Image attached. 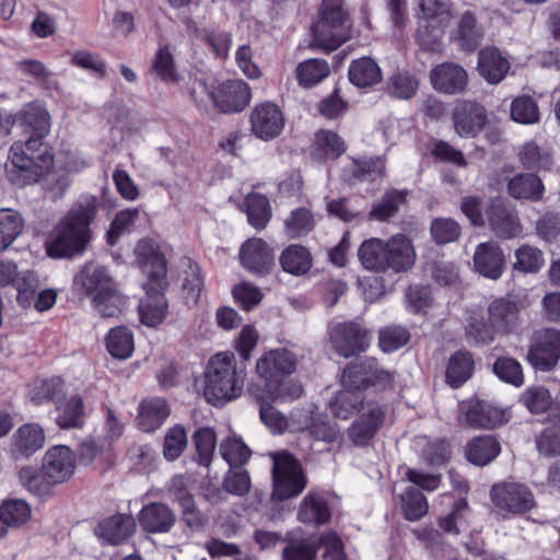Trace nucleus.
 Instances as JSON below:
<instances>
[{
    "label": "nucleus",
    "mask_w": 560,
    "mask_h": 560,
    "mask_svg": "<svg viewBox=\"0 0 560 560\" xmlns=\"http://www.w3.org/2000/svg\"><path fill=\"white\" fill-rule=\"evenodd\" d=\"M14 117L25 140L11 145L4 171L8 180L22 188L35 184L54 165V154L45 141L50 132V115L34 101L24 105Z\"/></svg>",
    "instance_id": "f257e3e1"
},
{
    "label": "nucleus",
    "mask_w": 560,
    "mask_h": 560,
    "mask_svg": "<svg viewBox=\"0 0 560 560\" xmlns=\"http://www.w3.org/2000/svg\"><path fill=\"white\" fill-rule=\"evenodd\" d=\"M135 254L137 262L147 276V281L143 283L145 298L138 305L140 320L148 327H156L165 319L168 310L164 295L168 288L167 261L150 240L139 241Z\"/></svg>",
    "instance_id": "f03ea898"
},
{
    "label": "nucleus",
    "mask_w": 560,
    "mask_h": 560,
    "mask_svg": "<svg viewBox=\"0 0 560 560\" xmlns=\"http://www.w3.org/2000/svg\"><path fill=\"white\" fill-rule=\"evenodd\" d=\"M98 206L95 196H83L72 203L47 243L49 257L70 258L86 249L92 240L91 224L97 215Z\"/></svg>",
    "instance_id": "7ed1b4c3"
},
{
    "label": "nucleus",
    "mask_w": 560,
    "mask_h": 560,
    "mask_svg": "<svg viewBox=\"0 0 560 560\" xmlns=\"http://www.w3.org/2000/svg\"><path fill=\"white\" fill-rule=\"evenodd\" d=\"M245 378L246 368L237 364L233 352L215 353L205 371L203 395L211 405L223 406L242 395Z\"/></svg>",
    "instance_id": "20e7f679"
},
{
    "label": "nucleus",
    "mask_w": 560,
    "mask_h": 560,
    "mask_svg": "<svg viewBox=\"0 0 560 560\" xmlns=\"http://www.w3.org/2000/svg\"><path fill=\"white\" fill-rule=\"evenodd\" d=\"M358 256L366 270L375 272H404L413 266L416 259L411 241L402 234L394 235L388 242L366 240L361 244Z\"/></svg>",
    "instance_id": "39448f33"
},
{
    "label": "nucleus",
    "mask_w": 560,
    "mask_h": 560,
    "mask_svg": "<svg viewBox=\"0 0 560 560\" xmlns=\"http://www.w3.org/2000/svg\"><path fill=\"white\" fill-rule=\"evenodd\" d=\"M348 15L342 0H323L318 21L312 25L310 48L332 51L340 47L349 38L345 27Z\"/></svg>",
    "instance_id": "423d86ee"
},
{
    "label": "nucleus",
    "mask_w": 560,
    "mask_h": 560,
    "mask_svg": "<svg viewBox=\"0 0 560 560\" xmlns=\"http://www.w3.org/2000/svg\"><path fill=\"white\" fill-rule=\"evenodd\" d=\"M272 458V499L284 501L300 495L307 485L301 462L288 451L276 452Z\"/></svg>",
    "instance_id": "0eeeda50"
},
{
    "label": "nucleus",
    "mask_w": 560,
    "mask_h": 560,
    "mask_svg": "<svg viewBox=\"0 0 560 560\" xmlns=\"http://www.w3.org/2000/svg\"><path fill=\"white\" fill-rule=\"evenodd\" d=\"M394 372L385 370L374 358L349 363L342 370L341 385L345 389L363 392L369 388L386 389L393 385Z\"/></svg>",
    "instance_id": "6e6552de"
},
{
    "label": "nucleus",
    "mask_w": 560,
    "mask_h": 560,
    "mask_svg": "<svg viewBox=\"0 0 560 560\" xmlns=\"http://www.w3.org/2000/svg\"><path fill=\"white\" fill-rule=\"evenodd\" d=\"M327 335L334 351L345 359L365 352L372 339L371 331L357 319L330 323Z\"/></svg>",
    "instance_id": "1a4fd4ad"
},
{
    "label": "nucleus",
    "mask_w": 560,
    "mask_h": 560,
    "mask_svg": "<svg viewBox=\"0 0 560 560\" xmlns=\"http://www.w3.org/2000/svg\"><path fill=\"white\" fill-rule=\"evenodd\" d=\"M525 359L535 371H553L560 361V330L546 328L537 331Z\"/></svg>",
    "instance_id": "9d476101"
},
{
    "label": "nucleus",
    "mask_w": 560,
    "mask_h": 560,
    "mask_svg": "<svg viewBox=\"0 0 560 560\" xmlns=\"http://www.w3.org/2000/svg\"><path fill=\"white\" fill-rule=\"evenodd\" d=\"M199 86L209 95L214 107L223 114L241 113L252 100L250 86L241 79L223 81L214 91H209L206 82H199Z\"/></svg>",
    "instance_id": "9b49d317"
},
{
    "label": "nucleus",
    "mask_w": 560,
    "mask_h": 560,
    "mask_svg": "<svg viewBox=\"0 0 560 560\" xmlns=\"http://www.w3.org/2000/svg\"><path fill=\"white\" fill-rule=\"evenodd\" d=\"M490 497L499 511L511 514H524L535 506L534 493L527 486L517 482L493 485Z\"/></svg>",
    "instance_id": "f8f14e48"
},
{
    "label": "nucleus",
    "mask_w": 560,
    "mask_h": 560,
    "mask_svg": "<svg viewBox=\"0 0 560 560\" xmlns=\"http://www.w3.org/2000/svg\"><path fill=\"white\" fill-rule=\"evenodd\" d=\"M522 310L523 304L520 298L509 293L493 299L487 307V314L500 336L504 337L520 330L523 324Z\"/></svg>",
    "instance_id": "ddd939ff"
},
{
    "label": "nucleus",
    "mask_w": 560,
    "mask_h": 560,
    "mask_svg": "<svg viewBox=\"0 0 560 560\" xmlns=\"http://www.w3.org/2000/svg\"><path fill=\"white\" fill-rule=\"evenodd\" d=\"M250 132L259 140L270 141L278 138L285 125L284 114L272 102L257 104L249 115Z\"/></svg>",
    "instance_id": "4468645a"
},
{
    "label": "nucleus",
    "mask_w": 560,
    "mask_h": 560,
    "mask_svg": "<svg viewBox=\"0 0 560 560\" xmlns=\"http://www.w3.org/2000/svg\"><path fill=\"white\" fill-rule=\"evenodd\" d=\"M241 266L256 277H266L275 267V250L262 238L246 240L238 253Z\"/></svg>",
    "instance_id": "2eb2a0df"
},
{
    "label": "nucleus",
    "mask_w": 560,
    "mask_h": 560,
    "mask_svg": "<svg viewBox=\"0 0 560 560\" xmlns=\"http://www.w3.org/2000/svg\"><path fill=\"white\" fill-rule=\"evenodd\" d=\"M455 132L462 138H476L488 124V113L476 101H459L453 110Z\"/></svg>",
    "instance_id": "dca6fc26"
},
{
    "label": "nucleus",
    "mask_w": 560,
    "mask_h": 560,
    "mask_svg": "<svg viewBox=\"0 0 560 560\" xmlns=\"http://www.w3.org/2000/svg\"><path fill=\"white\" fill-rule=\"evenodd\" d=\"M348 430V436L357 446H366L384 423L386 410L376 400L368 405Z\"/></svg>",
    "instance_id": "f3484780"
},
{
    "label": "nucleus",
    "mask_w": 560,
    "mask_h": 560,
    "mask_svg": "<svg viewBox=\"0 0 560 560\" xmlns=\"http://www.w3.org/2000/svg\"><path fill=\"white\" fill-rule=\"evenodd\" d=\"M486 214L490 230L499 238L512 240L522 234L523 226L517 211L504 200H492Z\"/></svg>",
    "instance_id": "a211bd4d"
},
{
    "label": "nucleus",
    "mask_w": 560,
    "mask_h": 560,
    "mask_svg": "<svg viewBox=\"0 0 560 560\" xmlns=\"http://www.w3.org/2000/svg\"><path fill=\"white\" fill-rule=\"evenodd\" d=\"M137 521L131 514L116 513L101 520L94 528V534L103 544L118 546L133 536Z\"/></svg>",
    "instance_id": "6ab92c4d"
},
{
    "label": "nucleus",
    "mask_w": 560,
    "mask_h": 560,
    "mask_svg": "<svg viewBox=\"0 0 560 560\" xmlns=\"http://www.w3.org/2000/svg\"><path fill=\"white\" fill-rule=\"evenodd\" d=\"M430 82L436 92L454 95L463 93L466 90L468 74L459 65L443 62L431 69Z\"/></svg>",
    "instance_id": "aec40b11"
},
{
    "label": "nucleus",
    "mask_w": 560,
    "mask_h": 560,
    "mask_svg": "<svg viewBox=\"0 0 560 560\" xmlns=\"http://www.w3.org/2000/svg\"><path fill=\"white\" fill-rule=\"evenodd\" d=\"M177 521L175 512L165 503L150 502L144 504L137 515V522L147 534H166Z\"/></svg>",
    "instance_id": "412c9836"
},
{
    "label": "nucleus",
    "mask_w": 560,
    "mask_h": 560,
    "mask_svg": "<svg viewBox=\"0 0 560 560\" xmlns=\"http://www.w3.org/2000/svg\"><path fill=\"white\" fill-rule=\"evenodd\" d=\"M296 368L294 354L287 349L271 350L256 363L257 374L265 383H272L292 374Z\"/></svg>",
    "instance_id": "4be33fe9"
},
{
    "label": "nucleus",
    "mask_w": 560,
    "mask_h": 560,
    "mask_svg": "<svg viewBox=\"0 0 560 560\" xmlns=\"http://www.w3.org/2000/svg\"><path fill=\"white\" fill-rule=\"evenodd\" d=\"M296 368L294 354L287 349L271 350L256 363L257 374L265 383H272L292 374Z\"/></svg>",
    "instance_id": "5701e85b"
},
{
    "label": "nucleus",
    "mask_w": 560,
    "mask_h": 560,
    "mask_svg": "<svg viewBox=\"0 0 560 560\" xmlns=\"http://www.w3.org/2000/svg\"><path fill=\"white\" fill-rule=\"evenodd\" d=\"M475 270L485 278L498 280L504 272L506 259L495 242L480 243L474 254Z\"/></svg>",
    "instance_id": "b1692460"
},
{
    "label": "nucleus",
    "mask_w": 560,
    "mask_h": 560,
    "mask_svg": "<svg viewBox=\"0 0 560 560\" xmlns=\"http://www.w3.org/2000/svg\"><path fill=\"white\" fill-rule=\"evenodd\" d=\"M48 478L56 485L67 481L74 472L75 457L70 447L56 445L50 447L43 460Z\"/></svg>",
    "instance_id": "393cba45"
},
{
    "label": "nucleus",
    "mask_w": 560,
    "mask_h": 560,
    "mask_svg": "<svg viewBox=\"0 0 560 560\" xmlns=\"http://www.w3.org/2000/svg\"><path fill=\"white\" fill-rule=\"evenodd\" d=\"M73 285L77 291L82 292L86 296H94L114 288L108 269L92 262L86 264L77 273Z\"/></svg>",
    "instance_id": "a878e982"
},
{
    "label": "nucleus",
    "mask_w": 560,
    "mask_h": 560,
    "mask_svg": "<svg viewBox=\"0 0 560 560\" xmlns=\"http://www.w3.org/2000/svg\"><path fill=\"white\" fill-rule=\"evenodd\" d=\"M464 422L476 429H493L504 422V412L485 400H471L465 410Z\"/></svg>",
    "instance_id": "bb28decb"
},
{
    "label": "nucleus",
    "mask_w": 560,
    "mask_h": 560,
    "mask_svg": "<svg viewBox=\"0 0 560 560\" xmlns=\"http://www.w3.org/2000/svg\"><path fill=\"white\" fill-rule=\"evenodd\" d=\"M171 413L165 399L154 397L143 399L138 407L136 422L143 432H154L158 430Z\"/></svg>",
    "instance_id": "cd10ccee"
},
{
    "label": "nucleus",
    "mask_w": 560,
    "mask_h": 560,
    "mask_svg": "<svg viewBox=\"0 0 560 560\" xmlns=\"http://www.w3.org/2000/svg\"><path fill=\"white\" fill-rule=\"evenodd\" d=\"M331 518V511L326 498L317 492L307 493L300 503L298 520L306 525L322 526Z\"/></svg>",
    "instance_id": "c85d7f7f"
},
{
    "label": "nucleus",
    "mask_w": 560,
    "mask_h": 560,
    "mask_svg": "<svg viewBox=\"0 0 560 560\" xmlns=\"http://www.w3.org/2000/svg\"><path fill=\"white\" fill-rule=\"evenodd\" d=\"M477 69L488 83L497 84L505 78L510 62L498 48L486 47L479 51Z\"/></svg>",
    "instance_id": "c756f323"
},
{
    "label": "nucleus",
    "mask_w": 560,
    "mask_h": 560,
    "mask_svg": "<svg viewBox=\"0 0 560 560\" xmlns=\"http://www.w3.org/2000/svg\"><path fill=\"white\" fill-rule=\"evenodd\" d=\"M343 139L331 130L320 129L315 133L311 145V156L314 161L326 162L336 160L346 152Z\"/></svg>",
    "instance_id": "7c9ffc66"
},
{
    "label": "nucleus",
    "mask_w": 560,
    "mask_h": 560,
    "mask_svg": "<svg viewBox=\"0 0 560 560\" xmlns=\"http://www.w3.org/2000/svg\"><path fill=\"white\" fill-rule=\"evenodd\" d=\"M501 452V444L495 436L483 434L472 438L465 446L467 460L476 466H486L494 460Z\"/></svg>",
    "instance_id": "2f4dec72"
},
{
    "label": "nucleus",
    "mask_w": 560,
    "mask_h": 560,
    "mask_svg": "<svg viewBox=\"0 0 560 560\" xmlns=\"http://www.w3.org/2000/svg\"><path fill=\"white\" fill-rule=\"evenodd\" d=\"M282 270L295 277L306 275L313 267L310 249L301 244H290L279 257Z\"/></svg>",
    "instance_id": "473e14b6"
},
{
    "label": "nucleus",
    "mask_w": 560,
    "mask_h": 560,
    "mask_svg": "<svg viewBox=\"0 0 560 560\" xmlns=\"http://www.w3.org/2000/svg\"><path fill=\"white\" fill-rule=\"evenodd\" d=\"M283 544L281 560H317L318 537H295L287 534Z\"/></svg>",
    "instance_id": "72a5a7b5"
},
{
    "label": "nucleus",
    "mask_w": 560,
    "mask_h": 560,
    "mask_svg": "<svg viewBox=\"0 0 560 560\" xmlns=\"http://www.w3.org/2000/svg\"><path fill=\"white\" fill-rule=\"evenodd\" d=\"M385 174V161L380 158L353 159L352 163L343 170L342 177L349 184H357L366 179H374V176Z\"/></svg>",
    "instance_id": "f704fd0d"
},
{
    "label": "nucleus",
    "mask_w": 560,
    "mask_h": 560,
    "mask_svg": "<svg viewBox=\"0 0 560 560\" xmlns=\"http://www.w3.org/2000/svg\"><path fill=\"white\" fill-rule=\"evenodd\" d=\"M475 361L468 350H458L451 355L445 372L446 383L458 388L472 375Z\"/></svg>",
    "instance_id": "c9c22d12"
},
{
    "label": "nucleus",
    "mask_w": 560,
    "mask_h": 560,
    "mask_svg": "<svg viewBox=\"0 0 560 560\" xmlns=\"http://www.w3.org/2000/svg\"><path fill=\"white\" fill-rule=\"evenodd\" d=\"M349 81L358 88H370L383 79L382 70L371 57L353 60L348 70Z\"/></svg>",
    "instance_id": "e433bc0d"
},
{
    "label": "nucleus",
    "mask_w": 560,
    "mask_h": 560,
    "mask_svg": "<svg viewBox=\"0 0 560 560\" xmlns=\"http://www.w3.org/2000/svg\"><path fill=\"white\" fill-rule=\"evenodd\" d=\"M260 392L258 387H248L249 397L259 407L261 422L273 433H283L288 428L287 418L273 407L275 401L267 399Z\"/></svg>",
    "instance_id": "4c0bfd02"
},
{
    "label": "nucleus",
    "mask_w": 560,
    "mask_h": 560,
    "mask_svg": "<svg viewBox=\"0 0 560 560\" xmlns=\"http://www.w3.org/2000/svg\"><path fill=\"white\" fill-rule=\"evenodd\" d=\"M545 191L541 179L532 173L517 174L509 180L508 192L514 199L538 201Z\"/></svg>",
    "instance_id": "58836bf2"
},
{
    "label": "nucleus",
    "mask_w": 560,
    "mask_h": 560,
    "mask_svg": "<svg viewBox=\"0 0 560 560\" xmlns=\"http://www.w3.org/2000/svg\"><path fill=\"white\" fill-rule=\"evenodd\" d=\"M244 211L248 223L255 230H264L271 219V207L268 198L258 192H250L244 199Z\"/></svg>",
    "instance_id": "ea45409f"
},
{
    "label": "nucleus",
    "mask_w": 560,
    "mask_h": 560,
    "mask_svg": "<svg viewBox=\"0 0 560 560\" xmlns=\"http://www.w3.org/2000/svg\"><path fill=\"white\" fill-rule=\"evenodd\" d=\"M418 24L448 26L453 19L452 4L441 0H419Z\"/></svg>",
    "instance_id": "a19ab883"
},
{
    "label": "nucleus",
    "mask_w": 560,
    "mask_h": 560,
    "mask_svg": "<svg viewBox=\"0 0 560 560\" xmlns=\"http://www.w3.org/2000/svg\"><path fill=\"white\" fill-rule=\"evenodd\" d=\"M357 390H342L338 392L329 401L331 413L339 419L347 420L354 415H360L364 411L365 405L369 400L362 399Z\"/></svg>",
    "instance_id": "79ce46f5"
},
{
    "label": "nucleus",
    "mask_w": 560,
    "mask_h": 560,
    "mask_svg": "<svg viewBox=\"0 0 560 560\" xmlns=\"http://www.w3.org/2000/svg\"><path fill=\"white\" fill-rule=\"evenodd\" d=\"M14 452L30 457L40 450L45 443L43 429L38 424H24L14 434Z\"/></svg>",
    "instance_id": "37998d69"
},
{
    "label": "nucleus",
    "mask_w": 560,
    "mask_h": 560,
    "mask_svg": "<svg viewBox=\"0 0 560 560\" xmlns=\"http://www.w3.org/2000/svg\"><path fill=\"white\" fill-rule=\"evenodd\" d=\"M249 387H258L262 396L272 401H287L299 398L303 394V387L299 382L281 377L272 383H264L262 385L253 384Z\"/></svg>",
    "instance_id": "c03bdc74"
},
{
    "label": "nucleus",
    "mask_w": 560,
    "mask_h": 560,
    "mask_svg": "<svg viewBox=\"0 0 560 560\" xmlns=\"http://www.w3.org/2000/svg\"><path fill=\"white\" fill-rule=\"evenodd\" d=\"M330 74V67L325 59L311 58L300 62L295 69V77L303 88H313Z\"/></svg>",
    "instance_id": "a18cd8bd"
},
{
    "label": "nucleus",
    "mask_w": 560,
    "mask_h": 560,
    "mask_svg": "<svg viewBox=\"0 0 560 560\" xmlns=\"http://www.w3.org/2000/svg\"><path fill=\"white\" fill-rule=\"evenodd\" d=\"M520 161L528 171H550L553 166L552 152L535 141L526 142L520 151Z\"/></svg>",
    "instance_id": "49530a36"
},
{
    "label": "nucleus",
    "mask_w": 560,
    "mask_h": 560,
    "mask_svg": "<svg viewBox=\"0 0 560 560\" xmlns=\"http://www.w3.org/2000/svg\"><path fill=\"white\" fill-rule=\"evenodd\" d=\"M59 415L56 423L60 429H79L84 425V402L80 395L71 396L65 404L58 407Z\"/></svg>",
    "instance_id": "de8ad7c7"
},
{
    "label": "nucleus",
    "mask_w": 560,
    "mask_h": 560,
    "mask_svg": "<svg viewBox=\"0 0 560 560\" xmlns=\"http://www.w3.org/2000/svg\"><path fill=\"white\" fill-rule=\"evenodd\" d=\"M19 479L27 491L38 497L50 494L54 486H56V483L48 478L43 466L40 469L31 466L21 468Z\"/></svg>",
    "instance_id": "09e8293b"
},
{
    "label": "nucleus",
    "mask_w": 560,
    "mask_h": 560,
    "mask_svg": "<svg viewBox=\"0 0 560 560\" xmlns=\"http://www.w3.org/2000/svg\"><path fill=\"white\" fill-rule=\"evenodd\" d=\"M498 336L500 332L489 318H472L465 327V339L468 345L474 347L490 345Z\"/></svg>",
    "instance_id": "8fccbe9b"
},
{
    "label": "nucleus",
    "mask_w": 560,
    "mask_h": 560,
    "mask_svg": "<svg viewBox=\"0 0 560 560\" xmlns=\"http://www.w3.org/2000/svg\"><path fill=\"white\" fill-rule=\"evenodd\" d=\"M418 89V79L408 71H397L386 82V93L397 100L407 101L412 98Z\"/></svg>",
    "instance_id": "3c124183"
},
{
    "label": "nucleus",
    "mask_w": 560,
    "mask_h": 560,
    "mask_svg": "<svg viewBox=\"0 0 560 560\" xmlns=\"http://www.w3.org/2000/svg\"><path fill=\"white\" fill-rule=\"evenodd\" d=\"M151 71L163 82L178 83L180 75L177 72L175 60L167 45L161 46L154 54Z\"/></svg>",
    "instance_id": "603ef678"
},
{
    "label": "nucleus",
    "mask_w": 560,
    "mask_h": 560,
    "mask_svg": "<svg viewBox=\"0 0 560 560\" xmlns=\"http://www.w3.org/2000/svg\"><path fill=\"white\" fill-rule=\"evenodd\" d=\"M400 505L405 518L410 522L421 520L429 510L425 495L413 486H409L400 495Z\"/></svg>",
    "instance_id": "864d4df0"
},
{
    "label": "nucleus",
    "mask_w": 560,
    "mask_h": 560,
    "mask_svg": "<svg viewBox=\"0 0 560 560\" xmlns=\"http://www.w3.org/2000/svg\"><path fill=\"white\" fill-rule=\"evenodd\" d=\"M456 38L466 50H474L480 44L482 32L477 26V18L475 12L465 11L457 23Z\"/></svg>",
    "instance_id": "5fc2aeb1"
},
{
    "label": "nucleus",
    "mask_w": 560,
    "mask_h": 560,
    "mask_svg": "<svg viewBox=\"0 0 560 560\" xmlns=\"http://www.w3.org/2000/svg\"><path fill=\"white\" fill-rule=\"evenodd\" d=\"M23 228L24 221L19 212L11 209L0 210V253L10 247Z\"/></svg>",
    "instance_id": "6e6d98bb"
},
{
    "label": "nucleus",
    "mask_w": 560,
    "mask_h": 560,
    "mask_svg": "<svg viewBox=\"0 0 560 560\" xmlns=\"http://www.w3.org/2000/svg\"><path fill=\"white\" fill-rule=\"evenodd\" d=\"M220 454L231 468H237L248 462L252 451L241 438L232 435L221 442Z\"/></svg>",
    "instance_id": "4d7b16f0"
},
{
    "label": "nucleus",
    "mask_w": 560,
    "mask_h": 560,
    "mask_svg": "<svg viewBox=\"0 0 560 560\" xmlns=\"http://www.w3.org/2000/svg\"><path fill=\"white\" fill-rule=\"evenodd\" d=\"M314 226V215L311 210L304 207L292 210L284 220L285 234L292 240L307 235Z\"/></svg>",
    "instance_id": "13d9d810"
},
{
    "label": "nucleus",
    "mask_w": 560,
    "mask_h": 560,
    "mask_svg": "<svg viewBox=\"0 0 560 560\" xmlns=\"http://www.w3.org/2000/svg\"><path fill=\"white\" fill-rule=\"evenodd\" d=\"M550 390L544 385H532L520 396V402L533 415H540L550 409L552 405Z\"/></svg>",
    "instance_id": "bf43d9fd"
},
{
    "label": "nucleus",
    "mask_w": 560,
    "mask_h": 560,
    "mask_svg": "<svg viewBox=\"0 0 560 560\" xmlns=\"http://www.w3.org/2000/svg\"><path fill=\"white\" fill-rule=\"evenodd\" d=\"M108 352L117 359H127L133 352V336L126 327L112 328L106 336Z\"/></svg>",
    "instance_id": "052dcab7"
},
{
    "label": "nucleus",
    "mask_w": 560,
    "mask_h": 560,
    "mask_svg": "<svg viewBox=\"0 0 560 560\" xmlns=\"http://www.w3.org/2000/svg\"><path fill=\"white\" fill-rule=\"evenodd\" d=\"M405 201L406 192L390 189L372 207L370 218L376 221H386L398 212L399 207L405 203Z\"/></svg>",
    "instance_id": "680f3d73"
},
{
    "label": "nucleus",
    "mask_w": 560,
    "mask_h": 560,
    "mask_svg": "<svg viewBox=\"0 0 560 560\" xmlns=\"http://www.w3.org/2000/svg\"><path fill=\"white\" fill-rule=\"evenodd\" d=\"M92 303L103 317H117L124 312L127 298L112 288L107 292L94 295Z\"/></svg>",
    "instance_id": "e2e57ef3"
},
{
    "label": "nucleus",
    "mask_w": 560,
    "mask_h": 560,
    "mask_svg": "<svg viewBox=\"0 0 560 560\" xmlns=\"http://www.w3.org/2000/svg\"><path fill=\"white\" fill-rule=\"evenodd\" d=\"M492 371L495 376L504 383L515 387H520L524 384L522 364L512 357H499L492 365Z\"/></svg>",
    "instance_id": "0e129e2a"
},
{
    "label": "nucleus",
    "mask_w": 560,
    "mask_h": 560,
    "mask_svg": "<svg viewBox=\"0 0 560 560\" xmlns=\"http://www.w3.org/2000/svg\"><path fill=\"white\" fill-rule=\"evenodd\" d=\"M515 258L513 268L524 273L538 272L545 264L544 253L528 244H524L515 250Z\"/></svg>",
    "instance_id": "69168bd1"
},
{
    "label": "nucleus",
    "mask_w": 560,
    "mask_h": 560,
    "mask_svg": "<svg viewBox=\"0 0 560 560\" xmlns=\"http://www.w3.org/2000/svg\"><path fill=\"white\" fill-rule=\"evenodd\" d=\"M0 512L10 528L21 527L32 515L30 504L22 499L4 500L0 505Z\"/></svg>",
    "instance_id": "338daca9"
},
{
    "label": "nucleus",
    "mask_w": 560,
    "mask_h": 560,
    "mask_svg": "<svg viewBox=\"0 0 560 560\" xmlns=\"http://www.w3.org/2000/svg\"><path fill=\"white\" fill-rule=\"evenodd\" d=\"M537 452L545 457L560 455V424H550L535 436Z\"/></svg>",
    "instance_id": "774afa93"
}]
</instances>
